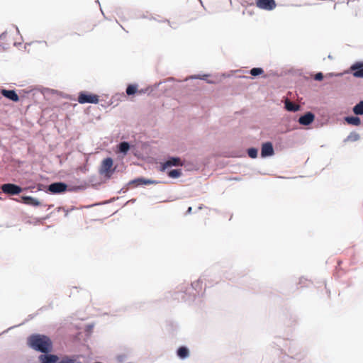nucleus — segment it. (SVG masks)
<instances>
[{"instance_id": "f257e3e1", "label": "nucleus", "mask_w": 363, "mask_h": 363, "mask_svg": "<svg viewBox=\"0 0 363 363\" xmlns=\"http://www.w3.org/2000/svg\"><path fill=\"white\" fill-rule=\"evenodd\" d=\"M27 344L30 348L41 353H48L52 350V342L45 335L33 334L28 337Z\"/></svg>"}, {"instance_id": "f03ea898", "label": "nucleus", "mask_w": 363, "mask_h": 363, "mask_svg": "<svg viewBox=\"0 0 363 363\" xmlns=\"http://www.w3.org/2000/svg\"><path fill=\"white\" fill-rule=\"evenodd\" d=\"M113 160L108 157L104 159L99 169V174L105 180L109 179L113 174Z\"/></svg>"}, {"instance_id": "7ed1b4c3", "label": "nucleus", "mask_w": 363, "mask_h": 363, "mask_svg": "<svg viewBox=\"0 0 363 363\" xmlns=\"http://www.w3.org/2000/svg\"><path fill=\"white\" fill-rule=\"evenodd\" d=\"M77 101L79 104H96L99 103V96L89 93L88 91H82L78 94Z\"/></svg>"}, {"instance_id": "20e7f679", "label": "nucleus", "mask_w": 363, "mask_h": 363, "mask_svg": "<svg viewBox=\"0 0 363 363\" xmlns=\"http://www.w3.org/2000/svg\"><path fill=\"white\" fill-rule=\"evenodd\" d=\"M67 184L63 182H52L46 187L45 192L52 194H60L67 191Z\"/></svg>"}, {"instance_id": "39448f33", "label": "nucleus", "mask_w": 363, "mask_h": 363, "mask_svg": "<svg viewBox=\"0 0 363 363\" xmlns=\"http://www.w3.org/2000/svg\"><path fill=\"white\" fill-rule=\"evenodd\" d=\"M2 192L9 196L18 195L23 191V188L13 183H6L0 186Z\"/></svg>"}, {"instance_id": "423d86ee", "label": "nucleus", "mask_w": 363, "mask_h": 363, "mask_svg": "<svg viewBox=\"0 0 363 363\" xmlns=\"http://www.w3.org/2000/svg\"><path fill=\"white\" fill-rule=\"evenodd\" d=\"M256 6L263 10L272 11L277 6L274 0H256Z\"/></svg>"}, {"instance_id": "0eeeda50", "label": "nucleus", "mask_w": 363, "mask_h": 363, "mask_svg": "<svg viewBox=\"0 0 363 363\" xmlns=\"http://www.w3.org/2000/svg\"><path fill=\"white\" fill-rule=\"evenodd\" d=\"M40 363H58L59 357L57 354L48 353H43L38 357Z\"/></svg>"}, {"instance_id": "6e6552de", "label": "nucleus", "mask_w": 363, "mask_h": 363, "mask_svg": "<svg viewBox=\"0 0 363 363\" xmlns=\"http://www.w3.org/2000/svg\"><path fill=\"white\" fill-rule=\"evenodd\" d=\"M350 71L353 76L357 78H363V62H356L350 67Z\"/></svg>"}, {"instance_id": "1a4fd4ad", "label": "nucleus", "mask_w": 363, "mask_h": 363, "mask_svg": "<svg viewBox=\"0 0 363 363\" xmlns=\"http://www.w3.org/2000/svg\"><path fill=\"white\" fill-rule=\"evenodd\" d=\"M0 93L6 99L13 101L18 102L19 96L13 89H0Z\"/></svg>"}, {"instance_id": "9d476101", "label": "nucleus", "mask_w": 363, "mask_h": 363, "mask_svg": "<svg viewBox=\"0 0 363 363\" xmlns=\"http://www.w3.org/2000/svg\"><path fill=\"white\" fill-rule=\"evenodd\" d=\"M183 164L179 157H171L168 160H167L165 162H164L162 165L161 170L164 171L167 167L174 166V167H179L182 166Z\"/></svg>"}, {"instance_id": "9b49d317", "label": "nucleus", "mask_w": 363, "mask_h": 363, "mask_svg": "<svg viewBox=\"0 0 363 363\" xmlns=\"http://www.w3.org/2000/svg\"><path fill=\"white\" fill-rule=\"evenodd\" d=\"M315 115L311 112H307L298 118V123L303 125H308L313 122Z\"/></svg>"}, {"instance_id": "f8f14e48", "label": "nucleus", "mask_w": 363, "mask_h": 363, "mask_svg": "<svg viewBox=\"0 0 363 363\" xmlns=\"http://www.w3.org/2000/svg\"><path fill=\"white\" fill-rule=\"evenodd\" d=\"M15 201L32 206H38L40 205V202L38 201V199L30 196H23L21 197V201L18 199H15Z\"/></svg>"}, {"instance_id": "ddd939ff", "label": "nucleus", "mask_w": 363, "mask_h": 363, "mask_svg": "<svg viewBox=\"0 0 363 363\" xmlns=\"http://www.w3.org/2000/svg\"><path fill=\"white\" fill-rule=\"evenodd\" d=\"M274 154V149L272 144L269 142L265 143L262 145L261 149V155L263 157L272 156Z\"/></svg>"}, {"instance_id": "4468645a", "label": "nucleus", "mask_w": 363, "mask_h": 363, "mask_svg": "<svg viewBox=\"0 0 363 363\" xmlns=\"http://www.w3.org/2000/svg\"><path fill=\"white\" fill-rule=\"evenodd\" d=\"M285 108L289 111H293L296 112L300 110V105L295 104L294 102H291L289 99H286L284 102Z\"/></svg>"}, {"instance_id": "2eb2a0df", "label": "nucleus", "mask_w": 363, "mask_h": 363, "mask_svg": "<svg viewBox=\"0 0 363 363\" xmlns=\"http://www.w3.org/2000/svg\"><path fill=\"white\" fill-rule=\"evenodd\" d=\"M131 183L135 184L136 186H140V185L157 184V182L150 180V179H146L144 178H138V179H135L133 181H132Z\"/></svg>"}, {"instance_id": "dca6fc26", "label": "nucleus", "mask_w": 363, "mask_h": 363, "mask_svg": "<svg viewBox=\"0 0 363 363\" xmlns=\"http://www.w3.org/2000/svg\"><path fill=\"white\" fill-rule=\"evenodd\" d=\"M345 121L348 124L353 125H359L361 124V120L357 116H349L345 118Z\"/></svg>"}, {"instance_id": "f3484780", "label": "nucleus", "mask_w": 363, "mask_h": 363, "mask_svg": "<svg viewBox=\"0 0 363 363\" xmlns=\"http://www.w3.org/2000/svg\"><path fill=\"white\" fill-rule=\"evenodd\" d=\"M189 354V350L185 347H180L177 350V355L182 359L187 357Z\"/></svg>"}, {"instance_id": "a211bd4d", "label": "nucleus", "mask_w": 363, "mask_h": 363, "mask_svg": "<svg viewBox=\"0 0 363 363\" xmlns=\"http://www.w3.org/2000/svg\"><path fill=\"white\" fill-rule=\"evenodd\" d=\"M130 149V145L127 142H122L118 145V152L123 153L125 155L128 150Z\"/></svg>"}, {"instance_id": "6ab92c4d", "label": "nucleus", "mask_w": 363, "mask_h": 363, "mask_svg": "<svg viewBox=\"0 0 363 363\" xmlns=\"http://www.w3.org/2000/svg\"><path fill=\"white\" fill-rule=\"evenodd\" d=\"M353 112L356 115H363V101L355 105L353 108Z\"/></svg>"}, {"instance_id": "aec40b11", "label": "nucleus", "mask_w": 363, "mask_h": 363, "mask_svg": "<svg viewBox=\"0 0 363 363\" xmlns=\"http://www.w3.org/2000/svg\"><path fill=\"white\" fill-rule=\"evenodd\" d=\"M182 175L181 169H172L168 172V176L171 178H178Z\"/></svg>"}, {"instance_id": "412c9836", "label": "nucleus", "mask_w": 363, "mask_h": 363, "mask_svg": "<svg viewBox=\"0 0 363 363\" xmlns=\"http://www.w3.org/2000/svg\"><path fill=\"white\" fill-rule=\"evenodd\" d=\"M58 363H82L81 362H77L75 359L68 357L65 356L62 358L60 361H59Z\"/></svg>"}, {"instance_id": "4be33fe9", "label": "nucleus", "mask_w": 363, "mask_h": 363, "mask_svg": "<svg viewBox=\"0 0 363 363\" xmlns=\"http://www.w3.org/2000/svg\"><path fill=\"white\" fill-rule=\"evenodd\" d=\"M263 73H264V70H263V69L259 68V67L252 68V69L250 70V74H251L252 76H254V77H256V76H258V75L262 74Z\"/></svg>"}, {"instance_id": "5701e85b", "label": "nucleus", "mask_w": 363, "mask_h": 363, "mask_svg": "<svg viewBox=\"0 0 363 363\" xmlns=\"http://www.w3.org/2000/svg\"><path fill=\"white\" fill-rule=\"evenodd\" d=\"M137 92V86L135 85L130 84L126 89V93L128 95H131Z\"/></svg>"}, {"instance_id": "b1692460", "label": "nucleus", "mask_w": 363, "mask_h": 363, "mask_svg": "<svg viewBox=\"0 0 363 363\" xmlns=\"http://www.w3.org/2000/svg\"><path fill=\"white\" fill-rule=\"evenodd\" d=\"M86 186L85 185H79V186H70L69 189L67 188V191H77L79 190L85 189Z\"/></svg>"}, {"instance_id": "393cba45", "label": "nucleus", "mask_w": 363, "mask_h": 363, "mask_svg": "<svg viewBox=\"0 0 363 363\" xmlns=\"http://www.w3.org/2000/svg\"><path fill=\"white\" fill-rule=\"evenodd\" d=\"M247 154L251 158H256L257 156V150L256 148H250L247 150Z\"/></svg>"}, {"instance_id": "a878e982", "label": "nucleus", "mask_w": 363, "mask_h": 363, "mask_svg": "<svg viewBox=\"0 0 363 363\" xmlns=\"http://www.w3.org/2000/svg\"><path fill=\"white\" fill-rule=\"evenodd\" d=\"M89 182L91 183L92 186H96L97 184H100L101 182L96 181V177L92 176L89 178Z\"/></svg>"}, {"instance_id": "bb28decb", "label": "nucleus", "mask_w": 363, "mask_h": 363, "mask_svg": "<svg viewBox=\"0 0 363 363\" xmlns=\"http://www.w3.org/2000/svg\"><path fill=\"white\" fill-rule=\"evenodd\" d=\"M314 79L315 80L320 81L323 79V74L321 72L317 73L315 75Z\"/></svg>"}, {"instance_id": "cd10ccee", "label": "nucleus", "mask_w": 363, "mask_h": 363, "mask_svg": "<svg viewBox=\"0 0 363 363\" xmlns=\"http://www.w3.org/2000/svg\"><path fill=\"white\" fill-rule=\"evenodd\" d=\"M94 328V325L93 324H89L86 326V329H85V331L87 332V333H89L91 331V330L93 329Z\"/></svg>"}, {"instance_id": "c85d7f7f", "label": "nucleus", "mask_w": 363, "mask_h": 363, "mask_svg": "<svg viewBox=\"0 0 363 363\" xmlns=\"http://www.w3.org/2000/svg\"><path fill=\"white\" fill-rule=\"evenodd\" d=\"M6 35H7V31H4L3 32L1 35H0V39L1 40H4L6 38Z\"/></svg>"}, {"instance_id": "c756f323", "label": "nucleus", "mask_w": 363, "mask_h": 363, "mask_svg": "<svg viewBox=\"0 0 363 363\" xmlns=\"http://www.w3.org/2000/svg\"><path fill=\"white\" fill-rule=\"evenodd\" d=\"M207 77V75H203V77L200 75L193 76L191 78L192 79H204V77Z\"/></svg>"}, {"instance_id": "7c9ffc66", "label": "nucleus", "mask_w": 363, "mask_h": 363, "mask_svg": "<svg viewBox=\"0 0 363 363\" xmlns=\"http://www.w3.org/2000/svg\"><path fill=\"white\" fill-rule=\"evenodd\" d=\"M13 27L16 30L17 33L20 34V31H19L18 28L16 26H15V25H13Z\"/></svg>"}, {"instance_id": "2f4dec72", "label": "nucleus", "mask_w": 363, "mask_h": 363, "mask_svg": "<svg viewBox=\"0 0 363 363\" xmlns=\"http://www.w3.org/2000/svg\"><path fill=\"white\" fill-rule=\"evenodd\" d=\"M123 358H124V357H123V356H118V357H117V359H118V360L119 362H122V361H123Z\"/></svg>"}, {"instance_id": "473e14b6", "label": "nucleus", "mask_w": 363, "mask_h": 363, "mask_svg": "<svg viewBox=\"0 0 363 363\" xmlns=\"http://www.w3.org/2000/svg\"><path fill=\"white\" fill-rule=\"evenodd\" d=\"M191 211V208L189 207V209H188V211L190 212Z\"/></svg>"}, {"instance_id": "72a5a7b5", "label": "nucleus", "mask_w": 363, "mask_h": 363, "mask_svg": "<svg viewBox=\"0 0 363 363\" xmlns=\"http://www.w3.org/2000/svg\"><path fill=\"white\" fill-rule=\"evenodd\" d=\"M49 90H50L49 89H45V91H48Z\"/></svg>"}, {"instance_id": "f704fd0d", "label": "nucleus", "mask_w": 363, "mask_h": 363, "mask_svg": "<svg viewBox=\"0 0 363 363\" xmlns=\"http://www.w3.org/2000/svg\"><path fill=\"white\" fill-rule=\"evenodd\" d=\"M341 262H342L341 261H339L338 262V265H340Z\"/></svg>"}, {"instance_id": "c9c22d12", "label": "nucleus", "mask_w": 363, "mask_h": 363, "mask_svg": "<svg viewBox=\"0 0 363 363\" xmlns=\"http://www.w3.org/2000/svg\"><path fill=\"white\" fill-rule=\"evenodd\" d=\"M1 199H2V198L0 196V200H1Z\"/></svg>"}]
</instances>
